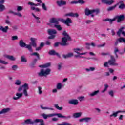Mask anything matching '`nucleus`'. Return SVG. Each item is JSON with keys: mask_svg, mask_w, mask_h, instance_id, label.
Masks as SVG:
<instances>
[{"mask_svg": "<svg viewBox=\"0 0 125 125\" xmlns=\"http://www.w3.org/2000/svg\"><path fill=\"white\" fill-rule=\"evenodd\" d=\"M119 42H120V43H122V42H124V43H125V39L123 37L118 39L115 43V46H117V45H118Z\"/></svg>", "mask_w": 125, "mask_h": 125, "instance_id": "13", "label": "nucleus"}, {"mask_svg": "<svg viewBox=\"0 0 125 125\" xmlns=\"http://www.w3.org/2000/svg\"><path fill=\"white\" fill-rule=\"evenodd\" d=\"M90 44L89 43H86V48L87 49H90Z\"/></svg>", "mask_w": 125, "mask_h": 125, "instance_id": "59", "label": "nucleus"}, {"mask_svg": "<svg viewBox=\"0 0 125 125\" xmlns=\"http://www.w3.org/2000/svg\"><path fill=\"white\" fill-rule=\"evenodd\" d=\"M93 10L94 11V13L95 12L96 15L98 14V13L100 12L99 9H93Z\"/></svg>", "mask_w": 125, "mask_h": 125, "instance_id": "57", "label": "nucleus"}, {"mask_svg": "<svg viewBox=\"0 0 125 125\" xmlns=\"http://www.w3.org/2000/svg\"><path fill=\"white\" fill-rule=\"evenodd\" d=\"M34 124H36V120L33 121L31 119H28L25 120L23 125H34Z\"/></svg>", "mask_w": 125, "mask_h": 125, "instance_id": "12", "label": "nucleus"}, {"mask_svg": "<svg viewBox=\"0 0 125 125\" xmlns=\"http://www.w3.org/2000/svg\"><path fill=\"white\" fill-rule=\"evenodd\" d=\"M0 64H3V65H7V64H8V62L0 59Z\"/></svg>", "mask_w": 125, "mask_h": 125, "instance_id": "46", "label": "nucleus"}, {"mask_svg": "<svg viewBox=\"0 0 125 125\" xmlns=\"http://www.w3.org/2000/svg\"><path fill=\"white\" fill-rule=\"evenodd\" d=\"M57 116L58 118H61L62 119H65L66 120H68L72 118L71 115H69L68 116H65L64 115H62V114H61V113H57Z\"/></svg>", "mask_w": 125, "mask_h": 125, "instance_id": "18", "label": "nucleus"}, {"mask_svg": "<svg viewBox=\"0 0 125 125\" xmlns=\"http://www.w3.org/2000/svg\"><path fill=\"white\" fill-rule=\"evenodd\" d=\"M30 41L31 42L30 43V44H27L26 43L24 42V40H21L19 42V45L20 47H25V48H27L28 50H29V52H33V47H37V39L35 38H31L30 39Z\"/></svg>", "mask_w": 125, "mask_h": 125, "instance_id": "1", "label": "nucleus"}, {"mask_svg": "<svg viewBox=\"0 0 125 125\" xmlns=\"http://www.w3.org/2000/svg\"><path fill=\"white\" fill-rule=\"evenodd\" d=\"M62 87V84H61V83H58L57 85V89L60 90L61 89Z\"/></svg>", "mask_w": 125, "mask_h": 125, "instance_id": "48", "label": "nucleus"}, {"mask_svg": "<svg viewBox=\"0 0 125 125\" xmlns=\"http://www.w3.org/2000/svg\"><path fill=\"white\" fill-rule=\"evenodd\" d=\"M12 69L13 71H16L18 69V66L16 65H14L12 66Z\"/></svg>", "mask_w": 125, "mask_h": 125, "instance_id": "50", "label": "nucleus"}, {"mask_svg": "<svg viewBox=\"0 0 125 125\" xmlns=\"http://www.w3.org/2000/svg\"><path fill=\"white\" fill-rule=\"evenodd\" d=\"M37 61H38L37 59H34L33 62L31 63L30 66L31 68H35V65H36V63H37Z\"/></svg>", "mask_w": 125, "mask_h": 125, "instance_id": "32", "label": "nucleus"}, {"mask_svg": "<svg viewBox=\"0 0 125 125\" xmlns=\"http://www.w3.org/2000/svg\"><path fill=\"white\" fill-rule=\"evenodd\" d=\"M54 116H57V113H53L46 115L45 114H42V117H43V119L46 120L47 118H51V117H54Z\"/></svg>", "mask_w": 125, "mask_h": 125, "instance_id": "14", "label": "nucleus"}, {"mask_svg": "<svg viewBox=\"0 0 125 125\" xmlns=\"http://www.w3.org/2000/svg\"><path fill=\"white\" fill-rule=\"evenodd\" d=\"M41 108L42 109V110H51V111H53V108L51 107H43L42 105H41Z\"/></svg>", "mask_w": 125, "mask_h": 125, "instance_id": "42", "label": "nucleus"}, {"mask_svg": "<svg viewBox=\"0 0 125 125\" xmlns=\"http://www.w3.org/2000/svg\"><path fill=\"white\" fill-rule=\"evenodd\" d=\"M42 8L43 10H47V8H46V6H45V4L44 3H42Z\"/></svg>", "mask_w": 125, "mask_h": 125, "instance_id": "52", "label": "nucleus"}, {"mask_svg": "<svg viewBox=\"0 0 125 125\" xmlns=\"http://www.w3.org/2000/svg\"><path fill=\"white\" fill-rule=\"evenodd\" d=\"M116 7H117V4H115L112 6H110L107 8V11H112L113 10H114Z\"/></svg>", "mask_w": 125, "mask_h": 125, "instance_id": "37", "label": "nucleus"}, {"mask_svg": "<svg viewBox=\"0 0 125 125\" xmlns=\"http://www.w3.org/2000/svg\"><path fill=\"white\" fill-rule=\"evenodd\" d=\"M90 120H91V118L90 117H84L80 119L79 121L82 122L84 121L86 123H88V122L90 121Z\"/></svg>", "mask_w": 125, "mask_h": 125, "instance_id": "26", "label": "nucleus"}, {"mask_svg": "<svg viewBox=\"0 0 125 125\" xmlns=\"http://www.w3.org/2000/svg\"><path fill=\"white\" fill-rule=\"evenodd\" d=\"M68 41H72V39H68L66 37H63L62 39V42H60V45L61 46H67V45H69V43H67Z\"/></svg>", "mask_w": 125, "mask_h": 125, "instance_id": "5", "label": "nucleus"}, {"mask_svg": "<svg viewBox=\"0 0 125 125\" xmlns=\"http://www.w3.org/2000/svg\"><path fill=\"white\" fill-rule=\"evenodd\" d=\"M70 3L71 4H77L78 3V1L74 0L72 1Z\"/></svg>", "mask_w": 125, "mask_h": 125, "instance_id": "62", "label": "nucleus"}, {"mask_svg": "<svg viewBox=\"0 0 125 125\" xmlns=\"http://www.w3.org/2000/svg\"><path fill=\"white\" fill-rule=\"evenodd\" d=\"M68 103L71 105H78L79 104V101H78V100L73 99L69 100Z\"/></svg>", "mask_w": 125, "mask_h": 125, "instance_id": "20", "label": "nucleus"}, {"mask_svg": "<svg viewBox=\"0 0 125 125\" xmlns=\"http://www.w3.org/2000/svg\"><path fill=\"white\" fill-rule=\"evenodd\" d=\"M59 44L60 45V42H56L54 43V46L55 47H58V46H59Z\"/></svg>", "mask_w": 125, "mask_h": 125, "instance_id": "55", "label": "nucleus"}, {"mask_svg": "<svg viewBox=\"0 0 125 125\" xmlns=\"http://www.w3.org/2000/svg\"><path fill=\"white\" fill-rule=\"evenodd\" d=\"M8 26H5L3 28V26H0V31H3V33H7V30H8Z\"/></svg>", "mask_w": 125, "mask_h": 125, "instance_id": "29", "label": "nucleus"}, {"mask_svg": "<svg viewBox=\"0 0 125 125\" xmlns=\"http://www.w3.org/2000/svg\"><path fill=\"white\" fill-rule=\"evenodd\" d=\"M30 55H31V56H37L38 60H41V58L40 57V54H39L38 52H34Z\"/></svg>", "mask_w": 125, "mask_h": 125, "instance_id": "34", "label": "nucleus"}, {"mask_svg": "<svg viewBox=\"0 0 125 125\" xmlns=\"http://www.w3.org/2000/svg\"><path fill=\"white\" fill-rule=\"evenodd\" d=\"M65 16H70L71 17H78L79 16V14L74 13L73 12H70L65 15Z\"/></svg>", "mask_w": 125, "mask_h": 125, "instance_id": "22", "label": "nucleus"}, {"mask_svg": "<svg viewBox=\"0 0 125 125\" xmlns=\"http://www.w3.org/2000/svg\"><path fill=\"white\" fill-rule=\"evenodd\" d=\"M108 94L111 96V97H114V91L113 90H111L108 92Z\"/></svg>", "mask_w": 125, "mask_h": 125, "instance_id": "47", "label": "nucleus"}, {"mask_svg": "<svg viewBox=\"0 0 125 125\" xmlns=\"http://www.w3.org/2000/svg\"><path fill=\"white\" fill-rule=\"evenodd\" d=\"M5 9V7L3 4H0V12H2Z\"/></svg>", "mask_w": 125, "mask_h": 125, "instance_id": "45", "label": "nucleus"}, {"mask_svg": "<svg viewBox=\"0 0 125 125\" xmlns=\"http://www.w3.org/2000/svg\"><path fill=\"white\" fill-rule=\"evenodd\" d=\"M23 90V93L26 97L28 96V90H29V84L27 83L20 86L17 89L18 92H21Z\"/></svg>", "mask_w": 125, "mask_h": 125, "instance_id": "3", "label": "nucleus"}, {"mask_svg": "<svg viewBox=\"0 0 125 125\" xmlns=\"http://www.w3.org/2000/svg\"><path fill=\"white\" fill-rule=\"evenodd\" d=\"M28 5H30L31 6H35V3L34 2H29L28 3Z\"/></svg>", "mask_w": 125, "mask_h": 125, "instance_id": "61", "label": "nucleus"}, {"mask_svg": "<svg viewBox=\"0 0 125 125\" xmlns=\"http://www.w3.org/2000/svg\"><path fill=\"white\" fill-rule=\"evenodd\" d=\"M92 22H93V21L91 20H87L86 21V24H90V23H92Z\"/></svg>", "mask_w": 125, "mask_h": 125, "instance_id": "63", "label": "nucleus"}, {"mask_svg": "<svg viewBox=\"0 0 125 125\" xmlns=\"http://www.w3.org/2000/svg\"><path fill=\"white\" fill-rule=\"evenodd\" d=\"M111 60L108 61V64L110 65V66H118L119 65L118 63L116 62V59L114 56H110Z\"/></svg>", "mask_w": 125, "mask_h": 125, "instance_id": "8", "label": "nucleus"}, {"mask_svg": "<svg viewBox=\"0 0 125 125\" xmlns=\"http://www.w3.org/2000/svg\"><path fill=\"white\" fill-rule=\"evenodd\" d=\"M73 50L74 52H75V53H77V54H79V55H85V54H86V53H80L79 52V51H82V50H83V49L74 48Z\"/></svg>", "mask_w": 125, "mask_h": 125, "instance_id": "16", "label": "nucleus"}, {"mask_svg": "<svg viewBox=\"0 0 125 125\" xmlns=\"http://www.w3.org/2000/svg\"><path fill=\"white\" fill-rule=\"evenodd\" d=\"M50 74V69H47L45 71L43 69H41L40 72L38 73V76H39V77H43V76H47V75H49Z\"/></svg>", "mask_w": 125, "mask_h": 125, "instance_id": "7", "label": "nucleus"}, {"mask_svg": "<svg viewBox=\"0 0 125 125\" xmlns=\"http://www.w3.org/2000/svg\"><path fill=\"white\" fill-rule=\"evenodd\" d=\"M8 13H9V14H13V15H17V16H18L19 17H22V16H23L21 13L14 12L12 10H9Z\"/></svg>", "mask_w": 125, "mask_h": 125, "instance_id": "21", "label": "nucleus"}, {"mask_svg": "<svg viewBox=\"0 0 125 125\" xmlns=\"http://www.w3.org/2000/svg\"><path fill=\"white\" fill-rule=\"evenodd\" d=\"M62 56L63 58L66 59V58H70L71 57H73V56H74V54H73V53H69L67 55H63Z\"/></svg>", "mask_w": 125, "mask_h": 125, "instance_id": "27", "label": "nucleus"}, {"mask_svg": "<svg viewBox=\"0 0 125 125\" xmlns=\"http://www.w3.org/2000/svg\"><path fill=\"white\" fill-rule=\"evenodd\" d=\"M82 116V112L75 113L73 114V118H80Z\"/></svg>", "mask_w": 125, "mask_h": 125, "instance_id": "35", "label": "nucleus"}, {"mask_svg": "<svg viewBox=\"0 0 125 125\" xmlns=\"http://www.w3.org/2000/svg\"><path fill=\"white\" fill-rule=\"evenodd\" d=\"M5 58H7L9 60H11V61H15L16 58H15L13 56H10L8 55H5Z\"/></svg>", "mask_w": 125, "mask_h": 125, "instance_id": "25", "label": "nucleus"}, {"mask_svg": "<svg viewBox=\"0 0 125 125\" xmlns=\"http://www.w3.org/2000/svg\"><path fill=\"white\" fill-rule=\"evenodd\" d=\"M60 20H61V19L52 18L49 20V23H50V24H56V25H58Z\"/></svg>", "mask_w": 125, "mask_h": 125, "instance_id": "9", "label": "nucleus"}, {"mask_svg": "<svg viewBox=\"0 0 125 125\" xmlns=\"http://www.w3.org/2000/svg\"><path fill=\"white\" fill-rule=\"evenodd\" d=\"M10 111V108H4L0 111V115L6 114V113H8V112H9Z\"/></svg>", "mask_w": 125, "mask_h": 125, "instance_id": "24", "label": "nucleus"}, {"mask_svg": "<svg viewBox=\"0 0 125 125\" xmlns=\"http://www.w3.org/2000/svg\"><path fill=\"white\" fill-rule=\"evenodd\" d=\"M85 15L87 16H88V15H90V14H93V13H94V11L93 10H89L88 8H86L84 11Z\"/></svg>", "mask_w": 125, "mask_h": 125, "instance_id": "15", "label": "nucleus"}, {"mask_svg": "<svg viewBox=\"0 0 125 125\" xmlns=\"http://www.w3.org/2000/svg\"><path fill=\"white\" fill-rule=\"evenodd\" d=\"M12 41H16V40H18V37L17 36H13L12 37Z\"/></svg>", "mask_w": 125, "mask_h": 125, "instance_id": "56", "label": "nucleus"}, {"mask_svg": "<svg viewBox=\"0 0 125 125\" xmlns=\"http://www.w3.org/2000/svg\"><path fill=\"white\" fill-rule=\"evenodd\" d=\"M17 11H21L23 10V6H18L17 7Z\"/></svg>", "mask_w": 125, "mask_h": 125, "instance_id": "51", "label": "nucleus"}, {"mask_svg": "<svg viewBox=\"0 0 125 125\" xmlns=\"http://www.w3.org/2000/svg\"><path fill=\"white\" fill-rule=\"evenodd\" d=\"M54 107L55 108H56V109H57L58 110H60V111H61V110L63 109V107H59L58 106V104H54Z\"/></svg>", "mask_w": 125, "mask_h": 125, "instance_id": "44", "label": "nucleus"}, {"mask_svg": "<svg viewBox=\"0 0 125 125\" xmlns=\"http://www.w3.org/2000/svg\"><path fill=\"white\" fill-rule=\"evenodd\" d=\"M21 83H22V82L19 80H16V82L15 83V84L16 85H20Z\"/></svg>", "mask_w": 125, "mask_h": 125, "instance_id": "43", "label": "nucleus"}, {"mask_svg": "<svg viewBox=\"0 0 125 125\" xmlns=\"http://www.w3.org/2000/svg\"><path fill=\"white\" fill-rule=\"evenodd\" d=\"M48 54H49V55H52V56L56 55V56H57L58 58H61V56L60 55V54H59V53L56 52V51H55V50H51L49 51Z\"/></svg>", "mask_w": 125, "mask_h": 125, "instance_id": "11", "label": "nucleus"}, {"mask_svg": "<svg viewBox=\"0 0 125 125\" xmlns=\"http://www.w3.org/2000/svg\"><path fill=\"white\" fill-rule=\"evenodd\" d=\"M16 96L17 97L14 96L13 99L14 100H18V99H20L23 96V93H16Z\"/></svg>", "mask_w": 125, "mask_h": 125, "instance_id": "17", "label": "nucleus"}, {"mask_svg": "<svg viewBox=\"0 0 125 125\" xmlns=\"http://www.w3.org/2000/svg\"><path fill=\"white\" fill-rule=\"evenodd\" d=\"M57 4L59 6H61L62 5H66V4H67V2H66V1L61 0L60 1H57Z\"/></svg>", "mask_w": 125, "mask_h": 125, "instance_id": "23", "label": "nucleus"}, {"mask_svg": "<svg viewBox=\"0 0 125 125\" xmlns=\"http://www.w3.org/2000/svg\"><path fill=\"white\" fill-rule=\"evenodd\" d=\"M47 33L48 35H50V36L48 37V40H54L56 37V35H55L57 34V31L55 29H48L47 30Z\"/></svg>", "mask_w": 125, "mask_h": 125, "instance_id": "4", "label": "nucleus"}, {"mask_svg": "<svg viewBox=\"0 0 125 125\" xmlns=\"http://www.w3.org/2000/svg\"><path fill=\"white\" fill-rule=\"evenodd\" d=\"M21 62H22L23 63H27V62H28V60H27V59L26 58V57L25 56H21Z\"/></svg>", "mask_w": 125, "mask_h": 125, "instance_id": "36", "label": "nucleus"}, {"mask_svg": "<svg viewBox=\"0 0 125 125\" xmlns=\"http://www.w3.org/2000/svg\"><path fill=\"white\" fill-rule=\"evenodd\" d=\"M38 90H39V94H42V87H38Z\"/></svg>", "mask_w": 125, "mask_h": 125, "instance_id": "58", "label": "nucleus"}, {"mask_svg": "<svg viewBox=\"0 0 125 125\" xmlns=\"http://www.w3.org/2000/svg\"><path fill=\"white\" fill-rule=\"evenodd\" d=\"M106 45V43H104L103 44L98 45H97V47L100 48V47H104Z\"/></svg>", "mask_w": 125, "mask_h": 125, "instance_id": "53", "label": "nucleus"}, {"mask_svg": "<svg viewBox=\"0 0 125 125\" xmlns=\"http://www.w3.org/2000/svg\"><path fill=\"white\" fill-rule=\"evenodd\" d=\"M99 93V90L95 91L94 92L90 93L89 95L91 97L95 96V95H97Z\"/></svg>", "mask_w": 125, "mask_h": 125, "instance_id": "41", "label": "nucleus"}, {"mask_svg": "<svg viewBox=\"0 0 125 125\" xmlns=\"http://www.w3.org/2000/svg\"><path fill=\"white\" fill-rule=\"evenodd\" d=\"M32 15L33 16V17H34L35 19H36L37 23H38V24H40V23H41V21L39 20L40 18L35 15V14H34V13H32Z\"/></svg>", "mask_w": 125, "mask_h": 125, "instance_id": "38", "label": "nucleus"}, {"mask_svg": "<svg viewBox=\"0 0 125 125\" xmlns=\"http://www.w3.org/2000/svg\"><path fill=\"white\" fill-rule=\"evenodd\" d=\"M85 3V1L83 0H78V3H80V4H83Z\"/></svg>", "mask_w": 125, "mask_h": 125, "instance_id": "54", "label": "nucleus"}, {"mask_svg": "<svg viewBox=\"0 0 125 125\" xmlns=\"http://www.w3.org/2000/svg\"><path fill=\"white\" fill-rule=\"evenodd\" d=\"M116 20H117V23H121L123 21H125V15H116L113 19L106 18L104 19L103 21H104V22H109L110 24H113V22H115Z\"/></svg>", "mask_w": 125, "mask_h": 125, "instance_id": "2", "label": "nucleus"}, {"mask_svg": "<svg viewBox=\"0 0 125 125\" xmlns=\"http://www.w3.org/2000/svg\"><path fill=\"white\" fill-rule=\"evenodd\" d=\"M54 26L55 28H56L57 30L58 31H62V27H61V25L59 24H54Z\"/></svg>", "mask_w": 125, "mask_h": 125, "instance_id": "39", "label": "nucleus"}, {"mask_svg": "<svg viewBox=\"0 0 125 125\" xmlns=\"http://www.w3.org/2000/svg\"><path fill=\"white\" fill-rule=\"evenodd\" d=\"M62 67V63H60L58 65V69L61 70Z\"/></svg>", "mask_w": 125, "mask_h": 125, "instance_id": "60", "label": "nucleus"}, {"mask_svg": "<svg viewBox=\"0 0 125 125\" xmlns=\"http://www.w3.org/2000/svg\"><path fill=\"white\" fill-rule=\"evenodd\" d=\"M118 52H120V50H119V48L115 47L114 51V53L116 56V58H119V56L118 55Z\"/></svg>", "mask_w": 125, "mask_h": 125, "instance_id": "33", "label": "nucleus"}, {"mask_svg": "<svg viewBox=\"0 0 125 125\" xmlns=\"http://www.w3.org/2000/svg\"><path fill=\"white\" fill-rule=\"evenodd\" d=\"M37 123H41L39 125H44V122L43 121V119H35V124H36Z\"/></svg>", "mask_w": 125, "mask_h": 125, "instance_id": "28", "label": "nucleus"}, {"mask_svg": "<svg viewBox=\"0 0 125 125\" xmlns=\"http://www.w3.org/2000/svg\"><path fill=\"white\" fill-rule=\"evenodd\" d=\"M125 111H122L119 110V111H117L116 112L113 113L112 114L110 115V117H112L113 116V117H114V118H116V117H117L119 113H123V112L125 113Z\"/></svg>", "mask_w": 125, "mask_h": 125, "instance_id": "31", "label": "nucleus"}, {"mask_svg": "<svg viewBox=\"0 0 125 125\" xmlns=\"http://www.w3.org/2000/svg\"><path fill=\"white\" fill-rule=\"evenodd\" d=\"M102 3L106 4V5H112L113 3H115L114 0H101Z\"/></svg>", "mask_w": 125, "mask_h": 125, "instance_id": "10", "label": "nucleus"}, {"mask_svg": "<svg viewBox=\"0 0 125 125\" xmlns=\"http://www.w3.org/2000/svg\"><path fill=\"white\" fill-rule=\"evenodd\" d=\"M62 35L64 36V37H65L66 38V39H68V40L72 39V38H71V37L70 36V35H69V34H68V33H67V31H66L65 30L63 31V32L62 33Z\"/></svg>", "mask_w": 125, "mask_h": 125, "instance_id": "30", "label": "nucleus"}, {"mask_svg": "<svg viewBox=\"0 0 125 125\" xmlns=\"http://www.w3.org/2000/svg\"><path fill=\"white\" fill-rule=\"evenodd\" d=\"M125 29V27L122 26L121 27V28L118 30V31L117 32V35L118 36H119V37H120L121 36V34H122V32H123V30H124Z\"/></svg>", "mask_w": 125, "mask_h": 125, "instance_id": "40", "label": "nucleus"}, {"mask_svg": "<svg viewBox=\"0 0 125 125\" xmlns=\"http://www.w3.org/2000/svg\"><path fill=\"white\" fill-rule=\"evenodd\" d=\"M57 125H71L69 123L62 122V124H58Z\"/></svg>", "mask_w": 125, "mask_h": 125, "instance_id": "49", "label": "nucleus"}, {"mask_svg": "<svg viewBox=\"0 0 125 125\" xmlns=\"http://www.w3.org/2000/svg\"><path fill=\"white\" fill-rule=\"evenodd\" d=\"M45 44L46 45H50V44H51V43L50 42L47 41H46Z\"/></svg>", "mask_w": 125, "mask_h": 125, "instance_id": "64", "label": "nucleus"}, {"mask_svg": "<svg viewBox=\"0 0 125 125\" xmlns=\"http://www.w3.org/2000/svg\"><path fill=\"white\" fill-rule=\"evenodd\" d=\"M119 4H120L119 6V9H121L122 10H123V9H125V5L123 1H121L119 2L118 3H117L116 4L117 6V5H119Z\"/></svg>", "mask_w": 125, "mask_h": 125, "instance_id": "19", "label": "nucleus"}, {"mask_svg": "<svg viewBox=\"0 0 125 125\" xmlns=\"http://www.w3.org/2000/svg\"><path fill=\"white\" fill-rule=\"evenodd\" d=\"M60 21L66 25L67 27H70V26H71L70 24H72V23H73L72 19L69 18H67L66 20H64V19H61Z\"/></svg>", "mask_w": 125, "mask_h": 125, "instance_id": "6", "label": "nucleus"}]
</instances>
